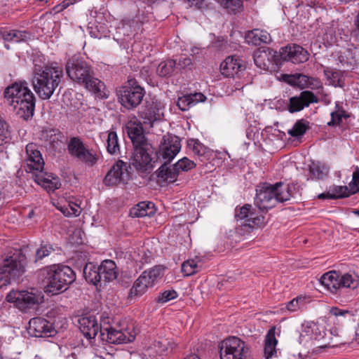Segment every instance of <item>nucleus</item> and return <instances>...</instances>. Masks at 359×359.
I'll use <instances>...</instances> for the list:
<instances>
[{"label":"nucleus","instance_id":"52","mask_svg":"<svg viewBox=\"0 0 359 359\" xmlns=\"http://www.w3.org/2000/svg\"><path fill=\"white\" fill-rule=\"evenodd\" d=\"M175 60V69H179L180 71L191 69L193 66V58L191 57L180 56Z\"/></svg>","mask_w":359,"mask_h":359},{"label":"nucleus","instance_id":"39","mask_svg":"<svg viewBox=\"0 0 359 359\" xmlns=\"http://www.w3.org/2000/svg\"><path fill=\"white\" fill-rule=\"evenodd\" d=\"M323 72L330 84L334 87H341L343 86V72L341 70L327 67L324 68Z\"/></svg>","mask_w":359,"mask_h":359},{"label":"nucleus","instance_id":"30","mask_svg":"<svg viewBox=\"0 0 359 359\" xmlns=\"http://www.w3.org/2000/svg\"><path fill=\"white\" fill-rule=\"evenodd\" d=\"M102 280L109 282L115 280L118 276L116 263L111 259L104 260L99 266Z\"/></svg>","mask_w":359,"mask_h":359},{"label":"nucleus","instance_id":"13","mask_svg":"<svg viewBox=\"0 0 359 359\" xmlns=\"http://www.w3.org/2000/svg\"><path fill=\"white\" fill-rule=\"evenodd\" d=\"M359 191V168L353 173L352 181L347 186H333L325 193L318 196L320 200H337L349 196Z\"/></svg>","mask_w":359,"mask_h":359},{"label":"nucleus","instance_id":"41","mask_svg":"<svg viewBox=\"0 0 359 359\" xmlns=\"http://www.w3.org/2000/svg\"><path fill=\"white\" fill-rule=\"evenodd\" d=\"M202 269V263L198 259H188L182 264V272L186 276H191Z\"/></svg>","mask_w":359,"mask_h":359},{"label":"nucleus","instance_id":"23","mask_svg":"<svg viewBox=\"0 0 359 359\" xmlns=\"http://www.w3.org/2000/svg\"><path fill=\"white\" fill-rule=\"evenodd\" d=\"M163 107L157 101L147 102L139 111L140 116L143 118L144 123L151 124L157 120H160L163 116Z\"/></svg>","mask_w":359,"mask_h":359},{"label":"nucleus","instance_id":"45","mask_svg":"<svg viewBox=\"0 0 359 359\" xmlns=\"http://www.w3.org/2000/svg\"><path fill=\"white\" fill-rule=\"evenodd\" d=\"M107 134V151L111 155L118 154L120 147L118 135L114 131H108Z\"/></svg>","mask_w":359,"mask_h":359},{"label":"nucleus","instance_id":"58","mask_svg":"<svg viewBox=\"0 0 359 359\" xmlns=\"http://www.w3.org/2000/svg\"><path fill=\"white\" fill-rule=\"evenodd\" d=\"M188 145L192 148L193 152L195 154L202 156L205 154L204 147L198 140H191Z\"/></svg>","mask_w":359,"mask_h":359},{"label":"nucleus","instance_id":"61","mask_svg":"<svg viewBox=\"0 0 359 359\" xmlns=\"http://www.w3.org/2000/svg\"><path fill=\"white\" fill-rule=\"evenodd\" d=\"M74 2V0H64L62 3V8H66L69 5L73 4Z\"/></svg>","mask_w":359,"mask_h":359},{"label":"nucleus","instance_id":"32","mask_svg":"<svg viewBox=\"0 0 359 359\" xmlns=\"http://www.w3.org/2000/svg\"><path fill=\"white\" fill-rule=\"evenodd\" d=\"M245 40L249 44L259 46L262 43H266L269 42L271 36L265 30L255 29L246 34Z\"/></svg>","mask_w":359,"mask_h":359},{"label":"nucleus","instance_id":"11","mask_svg":"<svg viewBox=\"0 0 359 359\" xmlns=\"http://www.w3.org/2000/svg\"><path fill=\"white\" fill-rule=\"evenodd\" d=\"M154 154L152 146L149 143H144L140 146L133 147V152L130 157V163L134 168L140 171H148L154 168Z\"/></svg>","mask_w":359,"mask_h":359},{"label":"nucleus","instance_id":"29","mask_svg":"<svg viewBox=\"0 0 359 359\" xmlns=\"http://www.w3.org/2000/svg\"><path fill=\"white\" fill-rule=\"evenodd\" d=\"M128 137L132 141L133 147L140 146L148 143L143 133L142 128L135 123H129L126 127Z\"/></svg>","mask_w":359,"mask_h":359},{"label":"nucleus","instance_id":"59","mask_svg":"<svg viewBox=\"0 0 359 359\" xmlns=\"http://www.w3.org/2000/svg\"><path fill=\"white\" fill-rule=\"evenodd\" d=\"M298 79L299 80V82H302V81H304L306 83L309 82L310 85L313 83L310 82V80H311L312 81L316 83V86H315L316 88H322V85L318 80L314 79L313 78H309L308 76H306L305 75H302V74L298 75Z\"/></svg>","mask_w":359,"mask_h":359},{"label":"nucleus","instance_id":"48","mask_svg":"<svg viewBox=\"0 0 359 359\" xmlns=\"http://www.w3.org/2000/svg\"><path fill=\"white\" fill-rule=\"evenodd\" d=\"M330 115L331 120L327 123V125L332 127L339 126L342 121V118L348 117L345 111L339 107L338 104H336V110L332 111Z\"/></svg>","mask_w":359,"mask_h":359},{"label":"nucleus","instance_id":"34","mask_svg":"<svg viewBox=\"0 0 359 359\" xmlns=\"http://www.w3.org/2000/svg\"><path fill=\"white\" fill-rule=\"evenodd\" d=\"M83 274L86 280L94 285H97L102 281V275H100L99 266H96L92 263H88L85 265Z\"/></svg>","mask_w":359,"mask_h":359},{"label":"nucleus","instance_id":"21","mask_svg":"<svg viewBox=\"0 0 359 359\" xmlns=\"http://www.w3.org/2000/svg\"><path fill=\"white\" fill-rule=\"evenodd\" d=\"M26 170L29 172L41 171L43 170L44 161L42 158L41 151L38 149L36 144L29 143L26 146Z\"/></svg>","mask_w":359,"mask_h":359},{"label":"nucleus","instance_id":"36","mask_svg":"<svg viewBox=\"0 0 359 359\" xmlns=\"http://www.w3.org/2000/svg\"><path fill=\"white\" fill-rule=\"evenodd\" d=\"M146 18L142 15H137L131 20H123V29H129L130 33H126L124 34L130 35L134 32H142V25L145 22Z\"/></svg>","mask_w":359,"mask_h":359},{"label":"nucleus","instance_id":"24","mask_svg":"<svg viewBox=\"0 0 359 359\" xmlns=\"http://www.w3.org/2000/svg\"><path fill=\"white\" fill-rule=\"evenodd\" d=\"M243 62L238 57L229 56L220 65V71L226 77L239 76L245 70Z\"/></svg>","mask_w":359,"mask_h":359},{"label":"nucleus","instance_id":"25","mask_svg":"<svg viewBox=\"0 0 359 359\" xmlns=\"http://www.w3.org/2000/svg\"><path fill=\"white\" fill-rule=\"evenodd\" d=\"M79 329L87 339H93L98 333H101V328L95 316L83 317L79 320Z\"/></svg>","mask_w":359,"mask_h":359},{"label":"nucleus","instance_id":"14","mask_svg":"<svg viewBox=\"0 0 359 359\" xmlns=\"http://www.w3.org/2000/svg\"><path fill=\"white\" fill-rule=\"evenodd\" d=\"M130 168L127 163L118 161L114 164L105 175L103 183L106 186L112 187L118 184H126L130 179Z\"/></svg>","mask_w":359,"mask_h":359},{"label":"nucleus","instance_id":"27","mask_svg":"<svg viewBox=\"0 0 359 359\" xmlns=\"http://www.w3.org/2000/svg\"><path fill=\"white\" fill-rule=\"evenodd\" d=\"M205 100L206 97L201 93H191L180 97L177 105L181 111H184Z\"/></svg>","mask_w":359,"mask_h":359},{"label":"nucleus","instance_id":"28","mask_svg":"<svg viewBox=\"0 0 359 359\" xmlns=\"http://www.w3.org/2000/svg\"><path fill=\"white\" fill-rule=\"evenodd\" d=\"M41 140L46 142V145L53 149H57L62 144L63 135L57 129H46L42 131Z\"/></svg>","mask_w":359,"mask_h":359},{"label":"nucleus","instance_id":"8","mask_svg":"<svg viewBox=\"0 0 359 359\" xmlns=\"http://www.w3.org/2000/svg\"><path fill=\"white\" fill-rule=\"evenodd\" d=\"M236 217L244 219L241 224L248 231L252 230L255 226H260L264 222V213L266 212V208L261 203H245L241 208L236 207Z\"/></svg>","mask_w":359,"mask_h":359},{"label":"nucleus","instance_id":"63","mask_svg":"<svg viewBox=\"0 0 359 359\" xmlns=\"http://www.w3.org/2000/svg\"><path fill=\"white\" fill-rule=\"evenodd\" d=\"M352 0H339V1H340L341 3L342 4H348L349 3L350 1H351Z\"/></svg>","mask_w":359,"mask_h":359},{"label":"nucleus","instance_id":"15","mask_svg":"<svg viewBox=\"0 0 359 359\" xmlns=\"http://www.w3.org/2000/svg\"><path fill=\"white\" fill-rule=\"evenodd\" d=\"M181 149L180 140L170 134L164 135L156 155L161 161L170 163Z\"/></svg>","mask_w":359,"mask_h":359},{"label":"nucleus","instance_id":"62","mask_svg":"<svg viewBox=\"0 0 359 359\" xmlns=\"http://www.w3.org/2000/svg\"><path fill=\"white\" fill-rule=\"evenodd\" d=\"M184 359H201V358L196 354H191V355L186 357Z\"/></svg>","mask_w":359,"mask_h":359},{"label":"nucleus","instance_id":"10","mask_svg":"<svg viewBox=\"0 0 359 359\" xmlns=\"http://www.w3.org/2000/svg\"><path fill=\"white\" fill-rule=\"evenodd\" d=\"M220 359H246L249 348L236 337L226 338L219 345Z\"/></svg>","mask_w":359,"mask_h":359},{"label":"nucleus","instance_id":"56","mask_svg":"<svg viewBox=\"0 0 359 359\" xmlns=\"http://www.w3.org/2000/svg\"><path fill=\"white\" fill-rule=\"evenodd\" d=\"M152 346L155 348L158 353L162 355L168 349L169 346L171 345L167 339H161V340L155 341Z\"/></svg>","mask_w":359,"mask_h":359},{"label":"nucleus","instance_id":"5","mask_svg":"<svg viewBox=\"0 0 359 359\" xmlns=\"http://www.w3.org/2000/svg\"><path fill=\"white\" fill-rule=\"evenodd\" d=\"M27 258L20 250H15L0 262V287L16 280L25 272Z\"/></svg>","mask_w":359,"mask_h":359},{"label":"nucleus","instance_id":"55","mask_svg":"<svg viewBox=\"0 0 359 359\" xmlns=\"http://www.w3.org/2000/svg\"><path fill=\"white\" fill-rule=\"evenodd\" d=\"M142 359H162L161 355L156 351L153 346L145 348L142 354Z\"/></svg>","mask_w":359,"mask_h":359},{"label":"nucleus","instance_id":"44","mask_svg":"<svg viewBox=\"0 0 359 359\" xmlns=\"http://www.w3.org/2000/svg\"><path fill=\"white\" fill-rule=\"evenodd\" d=\"M176 60H168L161 62L156 69V73L161 77L170 76L175 69Z\"/></svg>","mask_w":359,"mask_h":359},{"label":"nucleus","instance_id":"38","mask_svg":"<svg viewBox=\"0 0 359 359\" xmlns=\"http://www.w3.org/2000/svg\"><path fill=\"white\" fill-rule=\"evenodd\" d=\"M329 167L321 162H312L309 166V172L312 180H324L329 173Z\"/></svg>","mask_w":359,"mask_h":359},{"label":"nucleus","instance_id":"9","mask_svg":"<svg viewBox=\"0 0 359 359\" xmlns=\"http://www.w3.org/2000/svg\"><path fill=\"white\" fill-rule=\"evenodd\" d=\"M118 96L122 106L128 109L137 107L144 95V90L137 84L135 79L128 80V84L118 90Z\"/></svg>","mask_w":359,"mask_h":359},{"label":"nucleus","instance_id":"57","mask_svg":"<svg viewBox=\"0 0 359 359\" xmlns=\"http://www.w3.org/2000/svg\"><path fill=\"white\" fill-rule=\"evenodd\" d=\"M9 137L8 126L0 115V145Z\"/></svg>","mask_w":359,"mask_h":359},{"label":"nucleus","instance_id":"12","mask_svg":"<svg viewBox=\"0 0 359 359\" xmlns=\"http://www.w3.org/2000/svg\"><path fill=\"white\" fill-rule=\"evenodd\" d=\"M67 150L69 154L78 161L88 165H94L98 157L93 150L89 149L78 137H71L67 143Z\"/></svg>","mask_w":359,"mask_h":359},{"label":"nucleus","instance_id":"50","mask_svg":"<svg viewBox=\"0 0 359 359\" xmlns=\"http://www.w3.org/2000/svg\"><path fill=\"white\" fill-rule=\"evenodd\" d=\"M305 304L306 298L302 296H299L287 302L286 309L291 312H294L304 307Z\"/></svg>","mask_w":359,"mask_h":359},{"label":"nucleus","instance_id":"7","mask_svg":"<svg viewBox=\"0 0 359 359\" xmlns=\"http://www.w3.org/2000/svg\"><path fill=\"white\" fill-rule=\"evenodd\" d=\"M320 283L332 293H337L342 288L354 290L359 285V277L355 274L346 273L341 274L334 271L324 273Z\"/></svg>","mask_w":359,"mask_h":359},{"label":"nucleus","instance_id":"3","mask_svg":"<svg viewBox=\"0 0 359 359\" xmlns=\"http://www.w3.org/2000/svg\"><path fill=\"white\" fill-rule=\"evenodd\" d=\"M62 71L49 66L35 65L32 83L38 96L42 100L49 99L58 87Z\"/></svg>","mask_w":359,"mask_h":359},{"label":"nucleus","instance_id":"35","mask_svg":"<svg viewBox=\"0 0 359 359\" xmlns=\"http://www.w3.org/2000/svg\"><path fill=\"white\" fill-rule=\"evenodd\" d=\"M156 211L155 203H136L130 210L133 217L151 216Z\"/></svg>","mask_w":359,"mask_h":359},{"label":"nucleus","instance_id":"43","mask_svg":"<svg viewBox=\"0 0 359 359\" xmlns=\"http://www.w3.org/2000/svg\"><path fill=\"white\" fill-rule=\"evenodd\" d=\"M55 250V248L53 245L48 242L42 241L39 248L36 250L34 262L37 263L41 261L43 258L49 256Z\"/></svg>","mask_w":359,"mask_h":359},{"label":"nucleus","instance_id":"1","mask_svg":"<svg viewBox=\"0 0 359 359\" xmlns=\"http://www.w3.org/2000/svg\"><path fill=\"white\" fill-rule=\"evenodd\" d=\"M5 103L12 107L18 116L25 120L32 117L35 97L26 82L15 83L4 90Z\"/></svg>","mask_w":359,"mask_h":359},{"label":"nucleus","instance_id":"33","mask_svg":"<svg viewBox=\"0 0 359 359\" xmlns=\"http://www.w3.org/2000/svg\"><path fill=\"white\" fill-rule=\"evenodd\" d=\"M164 269L161 266H156L149 270L144 271L139 277L148 287H152L156 282L163 276Z\"/></svg>","mask_w":359,"mask_h":359},{"label":"nucleus","instance_id":"60","mask_svg":"<svg viewBox=\"0 0 359 359\" xmlns=\"http://www.w3.org/2000/svg\"><path fill=\"white\" fill-rule=\"evenodd\" d=\"M354 29H353V34L359 38V13L355 16L353 21Z\"/></svg>","mask_w":359,"mask_h":359},{"label":"nucleus","instance_id":"64","mask_svg":"<svg viewBox=\"0 0 359 359\" xmlns=\"http://www.w3.org/2000/svg\"><path fill=\"white\" fill-rule=\"evenodd\" d=\"M353 213L358 216H359V210H355L353 211Z\"/></svg>","mask_w":359,"mask_h":359},{"label":"nucleus","instance_id":"20","mask_svg":"<svg viewBox=\"0 0 359 359\" xmlns=\"http://www.w3.org/2000/svg\"><path fill=\"white\" fill-rule=\"evenodd\" d=\"M279 53L281 59L290 61L294 64L303 63L309 59L307 50L296 44L282 47Z\"/></svg>","mask_w":359,"mask_h":359},{"label":"nucleus","instance_id":"49","mask_svg":"<svg viewBox=\"0 0 359 359\" xmlns=\"http://www.w3.org/2000/svg\"><path fill=\"white\" fill-rule=\"evenodd\" d=\"M27 32L16 29L10 30L4 34V38L6 41L20 42L27 38Z\"/></svg>","mask_w":359,"mask_h":359},{"label":"nucleus","instance_id":"51","mask_svg":"<svg viewBox=\"0 0 359 359\" xmlns=\"http://www.w3.org/2000/svg\"><path fill=\"white\" fill-rule=\"evenodd\" d=\"M175 165L180 173L182 172H188L196 165L193 161L189 160L187 157L179 160Z\"/></svg>","mask_w":359,"mask_h":359},{"label":"nucleus","instance_id":"22","mask_svg":"<svg viewBox=\"0 0 359 359\" xmlns=\"http://www.w3.org/2000/svg\"><path fill=\"white\" fill-rule=\"evenodd\" d=\"M318 97L309 90L302 91L299 96L290 98L287 109L290 113L300 111L311 103H318Z\"/></svg>","mask_w":359,"mask_h":359},{"label":"nucleus","instance_id":"46","mask_svg":"<svg viewBox=\"0 0 359 359\" xmlns=\"http://www.w3.org/2000/svg\"><path fill=\"white\" fill-rule=\"evenodd\" d=\"M309 129V122L304 119L298 120L293 127L288 130V134L294 137L302 136Z\"/></svg>","mask_w":359,"mask_h":359},{"label":"nucleus","instance_id":"19","mask_svg":"<svg viewBox=\"0 0 359 359\" xmlns=\"http://www.w3.org/2000/svg\"><path fill=\"white\" fill-rule=\"evenodd\" d=\"M102 340L109 344H126L135 339V335L121 330H116L108 325L101 328Z\"/></svg>","mask_w":359,"mask_h":359},{"label":"nucleus","instance_id":"4","mask_svg":"<svg viewBox=\"0 0 359 359\" xmlns=\"http://www.w3.org/2000/svg\"><path fill=\"white\" fill-rule=\"evenodd\" d=\"M42 271L46 274V292L53 294L65 291L76 280L74 271L68 266L53 264Z\"/></svg>","mask_w":359,"mask_h":359},{"label":"nucleus","instance_id":"53","mask_svg":"<svg viewBox=\"0 0 359 359\" xmlns=\"http://www.w3.org/2000/svg\"><path fill=\"white\" fill-rule=\"evenodd\" d=\"M177 297V292L174 290H165L159 294L156 298L158 303L164 304Z\"/></svg>","mask_w":359,"mask_h":359},{"label":"nucleus","instance_id":"17","mask_svg":"<svg viewBox=\"0 0 359 359\" xmlns=\"http://www.w3.org/2000/svg\"><path fill=\"white\" fill-rule=\"evenodd\" d=\"M8 302H14L21 310L32 307L41 302V297L29 291H12L6 297Z\"/></svg>","mask_w":359,"mask_h":359},{"label":"nucleus","instance_id":"40","mask_svg":"<svg viewBox=\"0 0 359 359\" xmlns=\"http://www.w3.org/2000/svg\"><path fill=\"white\" fill-rule=\"evenodd\" d=\"M65 216H79L81 212L82 208L79 203H53Z\"/></svg>","mask_w":359,"mask_h":359},{"label":"nucleus","instance_id":"54","mask_svg":"<svg viewBox=\"0 0 359 359\" xmlns=\"http://www.w3.org/2000/svg\"><path fill=\"white\" fill-rule=\"evenodd\" d=\"M254 62L255 65L260 67L261 69H266L268 66L266 62V58L267 57V53L265 50L264 51H257L254 53Z\"/></svg>","mask_w":359,"mask_h":359},{"label":"nucleus","instance_id":"2","mask_svg":"<svg viewBox=\"0 0 359 359\" xmlns=\"http://www.w3.org/2000/svg\"><path fill=\"white\" fill-rule=\"evenodd\" d=\"M66 72L74 82L84 85L89 91L102 95L104 83L94 77L91 66L83 58L73 57L69 59L66 64Z\"/></svg>","mask_w":359,"mask_h":359},{"label":"nucleus","instance_id":"16","mask_svg":"<svg viewBox=\"0 0 359 359\" xmlns=\"http://www.w3.org/2000/svg\"><path fill=\"white\" fill-rule=\"evenodd\" d=\"M326 334V329L323 325L314 322H306L302 325L299 343L306 345L311 341H320L325 339Z\"/></svg>","mask_w":359,"mask_h":359},{"label":"nucleus","instance_id":"26","mask_svg":"<svg viewBox=\"0 0 359 359\" xmlns=\"http://www.w3.org/2000/svg\"><path fill=\"white\" fill-rule=\"evenodd\" d=\"M34 181L48 191H54L60 188L61 185L57 177L54 176L52 173L44 172L43 170L36 172Z\"/></svg>","mask_w":359,"mask_h":359},{"label":"nucleus","instance_id":"42","mask_svg":"<svg viewBox=\"0 0 359 359\" xmlns=\"http://www.w3.org/2000/svg\"><path fill=\"white\" fill-rule=\"evenodd\" d=\"M148 288L142 281V278L138 277L129 291L128 299L132 300L140 297L147 291Z\"/></svg>","mask_w":359,"mask_h":359},{"label":"nucleus","instance_id":"47","mask_svg":"<svg viewBox=\"0 0 359 359\" xmlns=\"http://www.w3.org/2000/svg\"><path fill=\"white\" fill-rule=\"evenodd\" d=\"M330 313L335 316L338 321L343 323L344 321L351 320L353 318V313L351 311L347 309H341L338 307H332L330 310Z\"/></svg>","mask_w":359,"mask_h":359},{"label":"nucleus","instance_id":"6","mask_svg":"<svg viewBox=\"0 0 359 359\" xmlns=\"http://www.w3.org/2000/svg\"><path fill=\"white\" fill-rule=\"evenodd\" d=\"M294 187L282 182L275 184L264 183L258 185L256 189V199L257 202H269L275 200L276 202H286L293 196Z\"/></svg>","mask_w":359,"mask_h":359},{"label":"nucleus","instance_id":"18","mask_svg":"<svg viewBox=\"0 0 359 359\" xmlns=\"http://www.w3.org/2000/svg\"><path fill=\"white\" fill-rule=\"evenodd\" d=\"M28 332L35 337H48L56 332L53 324L46 319L36 317L29 322Z\"/></svg>","mask_w":359,"mask_h":359},{"label":"nucleus","instance_id":"31","mask_svg":"<svg viewBox=\"0 0 359 359\" xmlns=\"http://www.w3.org/2000/svg\"><path fill=\"white\" fill-rule=\"evenodd\" d=\"M169 163L163 162L158 170V177L162 181L172 183L177 180L180 175L175 165H168Z\"/></svg>","mask_w":359,"mask_h":359},{"label":"nucleus","instance_id":"37","mask_svg":"<svg viewBox=\"0 0 359 359\" xmlns=\"http://www.w3.org/2000/svg\"><path fill=\"white\" fill-rule=\"evenodd\" d=\"M278 341L275 337V328H271L269 330L265 339L264 345V355L266 359H269L276 354V346Z\"/></svg>","mask_w":359,"mask_h":359}]
</instances>
